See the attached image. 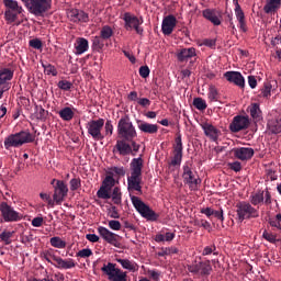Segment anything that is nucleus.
I'll return each mask as SVG.
<instances>
[{
	"mask_svg": "<svg viewBox=\"0 0 281 281\" xmlns=\"http://www.w3.org/2000/svg\"><path fill=\"white\" fill-rule=\"evenodd\" d=\"M123 21L125 22L124 27L127 32H131L134 26L139 25V18L132 15L128 12L124 13Z\"/></svg>",
	"mask_w": 281,
	"mask_h": 281,
	"instance_id": "a878e982",
	"label": "nucleus"
},
{
	"mask_svg": "<svg viewBox=\"0 0 281 281\" xmlns=\"http://www.w3.org/2000/svg\"><path fill=\"white\" fill-rule=\"evenodd\" d=\"M32 142H34V135L29 131H21L4 138V148L5 150H10V148H20L23 144H32Z\"/></svg>",
	"mask_w": 281,
	"mask_h": 281,
	"instance_id": "f03ea898",
	"label": "nucleus"
},
{
	"mask_svg": "<svg viewBox=\"0 0 281 281\" xmlns=\"http://www.w3.org/2000/svg\"><path fill=\"white\" fill-rule=\"evenodd\" d=\"M111 36H113V29L109 25L102 26V29L100 31V37L103 41H109V38H111Z\"/></svg>",
	"mask_w": 281,
	"mask_h": 281,
	"instance_id": "58836bf2",
	"label": "nucleus"
},
{
	"mask_svg": "<svg viewBox=\"0 0 281 281\" xmlns=\"http://www.w3.org/2000/svg\"><path fill=\"white\" fill-rule=\"evenodd\" d=\"M262 238H265V240H268V243H271L272 245H276L278 243V239L276 238V235L265 231L262 233Z\"/></svg>",
	"mask_w": 281,
	"mask_h": 281,
	"instance_id": "4d7b16f0",
	"label": "nucleus"
},
{
	"mask_svg": "<svg viewBox=\"0 0 281 281\" xmlns=\"http://www.w3.org/2000/svg\"><path fill=\"white\" fill-rule=\"evenodd\" d=\"M0 214L4 223H19V221H23V218H25L21 212L14 210V207L8 204V202L0 203Z\"/></svg>",
	"mask_w": 281,
	"mask_h": 281,
	"instance_id": "0eeeda50",
	"label": "nucleus"
},
{
	"mask_svg": "<svg viewBox=\"0 0 281 281\" xmlns=\"http://www.w3.org/2000/svg\"><path fill=\"white\" fill-rule=\"evenodd\" d=\"M281 8V0H267L263 7V12L266 14H272V12H278Z\"/></svg>",
	"mask_w": 281,
	"mask_h": 281,
	"instance_id": "c756f323",
	"label": "nucleus"
},
{
	"mask_svg": "<svg viewBox=\"0 0 281 281\" xmlns=\"http://www.w3.org/2000/svg\"><path fill=\"white\" fill-rule=\"evenodd\" d=\"M35 117L36 120H46L47 119V111L43 109L41 105L35 106Z\"/></svg>",
	"mask_w": 281,
	"mask_h": 281,
	"instance_id": "49530a36",
	"label": "nucleus"
},
{
	"mask_svg": "<svg viewBox=\"0 0 281 281\" xmlns=\"http://www.w3.org/2000/svg\"><path fill=\"white\" fill-rule=\"evenodd\" d=\"M14 78V71L10 68H2L0 69V86L1 87H9L8 82Z\"/></svg>",
	"mask_w": 281,
	"mask_h": 281,
	"instance_id": "c85d7f7f",
	"label": "nucleus"
},
{
	"mask_svg": "<svg viewBox=\"0 0 281 281\" xmlns=\"http://www.w3.org/2000/svg\"><path fill=\"white\" fill-rule=\"evenodd\" d=\"M40 199H42V201H46L50 207H54V203H56L47 193H40Z\"/></svg>",
	"mask_w": 281,
	"mask_h": 281,
	"instance_id": "e2e57ef3",
	"label": "nucleus"
},
{
	"mask_svg": "<svg viewBox=\"0 0 281 281\" xmlns=\"http://www.w3.org/2000/svg\"><path fill=\"white\" fill-rule=\"evenodd\" d=\"M69 183L71 192H76L82 186L80 178H72Z\"/></svg>",
	"mask_w": 281,
	"mask_h": 281,
	"instance_id": "6e6d98bb",
	"label": "nucleus"
},
{
	"mask_svg": "<svg viewBox=\"0 0 281 281\" xmlns=\"http://www.w3.org/2000/svg\"><path fill=\"white\" fill-rule=\"evenodd\" d=\"M119 265L123 267V269H127V271H136L137 270V263L132 262L128 259H117L116 260Z\"/></svg>",
	"mask_w": 281,
	"mask_h": 281,
	"instance_id": "f704fd0d",
	"label": "nucleus"
},
{
	"mask_svg": "<svg viewBox=\"0 0 281 281\" xmlns=\"http://www.w3.org/2000/svg\"><path fill=\"white\" fill-rule=\"evenodd\" d=\"M5 8L4 19L8 23H14L19 19V14H23V7L19 5L16 0H2Z\"/></svg>",
	"mask_w": 281,
	"mask_h": 281,
	"instance_id": "6e6552de",
	"label": "nucleus"
},
{
	"mask_svg": "<svg viewBox=\"0 0 281 281\" xmlns=\"http://www.w3.org/2000/svg\"><path fill=\"white\" fill-rule=\"evenodd\" d=\"M249 124V116L236 115L229 124V131L232 133H240V131H247Z\"/></svg>",
	"mask_w": 281,
	"mask_h": 281,
	"instance_id": "2eb2a0df",
	"label": "nucleus"
},
{
	"mask_svg": "<svg viewBox=\"0 0 281 281\" xmlns=\"http://www.w3.org/2000/svg\"><path fill=\"white\" fill-rule=\"evenodd\" d=\"M236 214L240 223L243 221H250V218H258L260 211L254 207V205L247 201H240L236 204Z\"/></svg>",
	"mask_w": 281,
	"mask_h": 281,
	"instance_id": "423d86ee",
	"label": "nucleus"
},
{
	"mask_svg": "<svg viewBox=\"0 0 281 281\" xmlns=\"http://www.w3.org/2000/svg\"><path fill=\"white\" fill-rule=\"evenodd\" d=\"M193 106H195L198 111H205V109H207V103L203 98H195L193 99Z\"/></svg>",
	"mask_w": 281,
	"mask_h": 281,
	"instance_id": "c03bdc74",
	"label": "nucleus"
},
{
	"mask_svg": "<svg viewBox=\"0 0 281 281\" xmlns=\"http://www.w3.org/2000/svg\"><path fill=\"white\" fill-rule=\"evenodd\" d=\"M33 16H45L52 10V0H21Z\"/></svg>",
	"mask_w": 281,
	"mask_h": 281,
	"instance_id": "7ed1b4c3",
	"label": "nucleus"
},
{
	"mask_svg": "<svg viewBox=\"0 0 281 281\" xmlns=\"http://www.w3.org/2000/svg\"><path fill=\"white\" fill-rule=\"evenodd\" d=\"M171 254H179V248L175 246L162 248L161 251L158 252V256L164 258V256H171Z\"/></svg>",
	"mask_w": 281,
	"mask_h": 281,
	"instance_id": "79ce46f5",
	"label": "nucleus"
},
{
	"mask_svg": "<svg viewBox=\"0 0 281 281\" xmlns=\"http://www.w3.org/2000/svg\"><path fill=\"white\" fill-rule=\"evenodd\" d=\"M103 126L105 128V135H113V122L111 120H108Z\"/></svg>",
	"mask_w": 281,
	"mask_h": 281,
	"instance_id": "69168bd1",
	"label": "nucleus"
},
{
	"mask_svg": "<svg viewBox=\"0 0 281 281\" xmlns=\"http://www.w3.org/2000/svg\"><path fill=\"white\" fill-rule=\"evenodd\" d=\"M68 19L72 21V23H89V14L78 9L68 11Z\"/></svg>",
	"mask_w": 281,
	"mask_h": 281,
	"instance_id": "412c9836",
	"label": "nucleus"
},
{
	"mask_svg": "<svg viewBox=\"0 0 281 281\" xmlns=\"http://www.w3.org/2000/svg\"><path fill=\"white\" fill-rule=\"evenodd\" d=\"M97 231L99 236H101V238L105 243H108V245H112L113 247H120V241L117 240L120 236L117 234L111 232L109 228L104 226H99Z\"/></svg>",
	"mask_w": 281,
	"mask_h": 281,
	"instance_id": "f3484780",
	"label": "nucleus"
},
{
	"mask_svg": "<svg viewBox=\"0 0 281 281\" xmlns=\"http://www.w3.org/2000/svg\"><path fill=\"white\" fill-rule=\"evenodd\" d=\"M202 16L213 23V25H221V13L215 9H205L202 11Z\"/></svg>",
	"mask_w": 281,
	"mask_h": 281,
	"instance_id": "b1692460",
	"label": "nucleus"
},
{
	"mask_svg": "<svg viewBox=\"0 0 281 281\" xmlns=\"http://www.w3.org/2000/svg\"><path fill=\"white\" fill-rule=\"evenodd\" d=\"M49 243L52 247H55L56 249H65V247H67V241L58 236L52 237Z\"/></svg>",
	"mask_w": 281,
	"mask_h": 281,
	"instance_id": "e433bc0d",
	"label": "nucleus"
},
{
	"mask_svg": "<svg viewBox=\"0 0 281 281\" xmlns=\"http://www.w3.org/2000/svg\"><path fill=\"white\" fill-rule=\"evenodd\" d=\"M232 151L234 157L240 161H249L255 154L254 148L251 147H235Z\"/></svg>",
	"mask_w": 281,
	"mask_h": 281,
	"instance_id": "6ab92c4d",
	"label": "nucleus"
},
{
	"mask_svg": "<svg viewBox=\"0 0 281 281\" xmlns=\"http://www.w3.org/2000/svg\"><path fill=\"white\" fill-rule=\"evenodd\" d=\"M183 173L182 179L186 186H189L190 190H196L199 188V183H201V179L194 177V172L190 166L184 165L182 167Z\"/></svg>",
	"mask_w": 281,
	"mask_h": 281,
	"instance_id": "4468645a",
	"label": "nucleus"
},
{
	"mask_svg": "<svg viewBox=\"0 0 281 281\" xmlns=\"http://www.w3.org/2000/svg\"><path fill=\"white\" fill-rule=\"evenodd\" d=\"M132 205L135 207L136 212L146 218V221H159V214H157L148 204H146L139 196L130 194Z\"/></svg>",
	"mask_w": 281,
	"mask_h": 281,
	"instance_id": "20e7f679",
	"label": "nucleus"
},
{
	"mask_svg": "<svg viewBox=\"0 0 281 281\" xmlns=\"http://www.w3.org/2000/svg\"><path fill=\"white\" fill-rule=\"evenodd\" d=\"M12 236H14V232L4 231L0 234V240L4 245H12Z\"/></svg>",
	"mask_w": 281,
	"mask_h": 281,
	"instance_id": "ea45409f",
	"label": "nucleus"
},
{
	"mask_svg": "<svg viewBox=\"0 0 281 281\" xmlns=\"http://www.w3.org/2000/svg\"><path fill=\"white\" fill-rule=\"evenodd\" d=\"M181 161H183V142L181 140V134H178V136L175 138L173 156L169 162V166L177 168V166H181Z\"/></svg>",
	"mask_w": 281,
	"mask_h": 281,
	"instance_id": "ddd939ff",
	"label": "nucleus"
},
{
	"mask_svg": "<svg viewBox=\"0 0 281 281\" xmlns=\"http://www.w3.org/2000/svg\"><path fill=\"white\" fill-rule=\"evenodd\" d=\"M42 67L46 76H58V70L56 69V66L49 63H42Z\"/></svg>",
	"mask_w": 281,
	"mask_h": 281,
	"instance_id": "4c0bfd02",
	"label": "nucleus"
},
{
	"mask_svg": "<svg viewBox=\"0 0 281 281\" xmlns=\"http://www.w3.org/2000/svg\"><path fill=\"white\" fill-rule=\"evenodd\" d=\"M58 115L64 120V122H71V120H74L75 113L74 110H71V108L66 106L58 112Z\"/></svg>",
	"mask_w": 281,
	"mask_h": 281,
	"instance_id": "473e14b6",
	"label": "nucleus"
},
{
	"mask_svg": "<svg viewBox=\"0 0 281 281\" xmlns=\"http://www.w3.org/2000/svg\"><path fill=\"white\" fill-rule=\"evenodd\" d=\"M29 45L33 47V49H43V42L38 38L30 40Z\"/></svg>",
	"mask_w": 281,
	"mask_h": 281,
	"instance_id": "bf43d9fd",
	"label": "nucleus"
},
{
	"mask_svg": "<svg viewBox=\"0 0 281 281\" xmlns=\"http://www.w3.org/2000/svg\"><path fill=\"white\" fill-rule=\"evenodd\" d=\"M268 131L272 133V135H279L281 133V117L278 116L268 121Z\"/></svg>",
	"mask_w": 281,
	"mask_h": 281,
	"instance_id": "7c9ffc66",
	"label": "nucleus"
},
{
	"mask_svg": "<svg viewBox=\"0 0 281 281\" xmlns=\"http://www.w3.org/2000/svg\"><path fill=\"white\" fill-rule=\"evenodd\" d=\"M201 128L203 130L204 135L206 137H210V139H212V142L218 140V128H216L214 125L205 122V123L201 124Z\"/></svg>",
	"mask_w": 281,
	"mask_h": 281,
	"instance_id": "4be33fe9",
	"label": "nucleus"
},
{
	"mask_svg": "<svg viewBox=\"0 0 281 281\" xmlns=\"http://www.w3.org/2000/svg\"><path fill=\"white\" fill-rule=\"evenodd\" d=\"M108 225L110 229H113L114 232H120L122 229V223L117 220L109 221Z\"/></svg>",
	"mask_w": 281,
	"mask_h": 281,
	"instance_id": "13d9d810",
	"label": "nucleus"
},
{
	"mask_svg": "<svg viewBox=\"0 0 281 281\" xmlns=\"http://www.w3.org/2000/svg\"><path fill=\"white\" fill-rule=\"evenodd\" d=\"M92 49L94 52H102V49H104V40L103 37L99 36H94L92 38Z\"/></svg>",
	"mask_w": 281,
	"mask_h": 281,
	"instance_id": "c9c22d12",
	"label": "nucleus"
},
{
	"mask_svg": "<svg viewBox=\"0 0 281 281\" xmlns=\"http://www.w3.org/2000/svg\"><path fill=\"white\" fill-rule=\"evenodd\" d=\"M175 27H177V18L172 14L165 16L161 24L162 34L170 36L175 32Z\"/></svg>",
	"mask_w": 281,
	"mask_h": 281,
	"instance_id": "a211bd4d",
	"label": "nucleus"
},
{
	"mask_svg": "<svg viewBox=\"0 0 281 281\" xmlns=\"http://www.w3.org/2000/svg\"><path fill=\"white\" fill-rule=\"evenodd\" d=\"M187 268L189 273H192L193 276H201V278L212 276V261L210 260L194 261Z\"/></svg>",
	"mask_w": 281,
	"mask_h": 281,
	"instance_id": "1a4fd4ad",
	"label": "nucleus"
},
{
	"mask_svg": "<svg viewBox=\"0 0 281 281\" xmlns=\"http://www.w3.org/2000/svg\"><path fill=\"white\" fill-rule=\"evenodd\" d=\"M43 217H41V216H37V217H34L33 220H32V222H31V225L33 226V227H41L42 225H43Z\"/></svg>",
	"mask_w": 281,
	"mask_h": 281,
	"instance_id": "338daca9",
	"label": "nucleus"
},
{
	"mask_svg": "<svg viewBox=\"0 0 281 281\" xmlns=\"http://www.w3.org/2000/svg\"><path fill=\"white\" fill-rule=\"evenodd\" d=\"M111 175H117L119 177H124L126 175V169L124 167H112Z\"/></svg>",
	"mask_w": 281,
	"mask_h": 281,
	"instance_id": "680f3d73",
	"label": "nucleus"
},
{
	"mask_svg": "<svg viewBox=\"0 0 281 281\" xmlns=\"http://www.w3.org/2000/svg\"><path fill=\"white\" fill-rule=\"evenodd\" d=\"M112 201L115 205H120V203H122V192L117 187H115L112 191Z\"/></svg>",
	"mask_w": 281,
	"mask_h": 281,
	"instance_id": "a18cd8bd",
	"label": "nucleus"
},
{
	"mask_svg": "<svg viewBox=\"0 0 281 281\" xmlns=\"http://www.w3.org/2000/svg\"><path fill=\"white\" fill-rule=\"evenodd\" d=\"M224 78H226L228 82H233V85L239 87V89H245V77H243V74L239 71H226Z\"/></svg>",
	"mask_w": 281,
	"mask_h": 281,
	"instance_id": "aec40b11",
	"label": "nucleus"
},
{
	"mask_svg": "<svg viewBox=\"0 0 281 281\" xmlns=\"http://www.w3.org/2000/svg\"><path fill=\"white\" fill-rule=\"evenodd\" d=\"M196 56V48L190 47V48H182L177 54V59L179 63H186L189 58H194Z\"/></svg>",
	"mask_w": 281,
	"mask_h": 281,
	"instance_id": "393cba45",
	"label": "nucleus"
},
{
	"mask_svg": "<svg viewBox=\"0 0 281 281\" xmlns=\"http://www.w3.org/2000/svg\"><path fill=\"white\" fill-rule=\"evenodd\" d=\"M117 133L121 139H125V142H133V139L137 137L135 125H133V122H131L128 116L120 119L117 123Z\"/></svg>",
	"mask_w": 281,
	"mask_h": 281,
	"instance_id": "39448f33",
	"label": "nucleus"
},
{
	"mask_svg": "<svg viewBox=\"0 0 281 281\" xmlns=\"http://www.w3.org/2000/svg\"><path fill=\"white\" fill-rule=\"evenodd\" d=\"M228 168L234 172H240L243 170V165L240 161L236 160L234 162H228Z\"/></svg>",
	"mask_w": 281,
	"mask_h": 281,
	"instance_id": "052dcab7",
	"label": "nucleus"
},
{
	"mask_svg": "<svg viewBox=\"0 0 281 281\" xmlns=\"http://www.w3.org/2000/svg\"><path fill=\"white\" fill-rule=\"evenodd\" d=\"M269 225H271V227H277V229H280L281 232V223L277 217L269 220Z\"/></svg>",
	"mask_w": 281,
	"mask_h": 281,
	"instance_id": "774afa93",
	"label": "nucleus"
},
{
	"mask_svg": "<svg viewBox=\"0 0 281 281\" xmlns=\"http://www.w3.org/2000/svg\"><path fill=\"white\" fill-rule=\"evenodd\" d=\"M138 71L140 78H148L150 76V68L148 66H142Z\"/></svg>",
	"mask_w": 281,
	"mask_h": 281,
	"instance_id": "0e129e2a",
	"label": "nucleus"
},
{
	"mask_svg": "<svg viewBox=\"0 0 281 281\" xmlns=\"http://www.w3.org/2000/svg\"><path fill=\"white\" fill-rule=\"evenodd\" d=\"M138 130L140 133H146L147 135H155L159 132V125L151 124L144 121H137Z\"/></svg>",
	"mask_w": 281,
	"mask_h": 281,
	"instance_id": "5701e85b",
	"label": "nucleus"
},
{
	"mask_svg": "<svg viewBox=\"0 0 281 281\" xmlns=\"http://www.w3.org/2000/svg\"><path fill=\"white\" fill-rule=\"evenodd\" d=\"M77 56L85 54L89 49V41L85 37H79L77 40V45L75 47Z\"/></svg>",
	"mask_w": 281,
	"mask_h": 281,
	"instance_id": "2f4dec72",
	"label": "nucleus"
},
{
	"mask_svg": "<svg viewBox=\"0 0 281 281\" xmlns=\"http://www.w3.org/2000/svg\"><path fill=\"white\" fill-rule=\"evenodd\" d=\"M262 111H260V104L254 103L250 108V115L254 120H258L261 115Z\"/></svg>",
	"mask_w": 281,
	"mask_h": 281,
	"instance_id": "09e8293b",
	"label": "nucleus"
},
{
	"mask_svg": "<svg viewBox=\"0 0 281 281\" xmlns=\"http://www.w3.org/2000/svg\"><path fill=\"white\" fill-rule=\"evenodd\" d=\"M207 98L210 102H218V90L216 89V87L211 86L209 88Z\"/></svg>",
	"mask_w": 281,
	"mask_h": 281,
	"instance_id": "37998d69",
	"label": "nucleus"
},
{
	"mask_svg": "<svg viewBox=\"0 0 281 281\" xmlns=\"http://www.w3.org/2000/svg\"><path fill=\"white\" fill-rule=\"evenodd\" d=\"M131 176L127 177V191L143 194L142 191V170H144V158H133L130 164Z\"/></svg>",
	"mask_w": 281,
	"mask_h": 281,
	"instance_id": "f257e3e1",
	"label": "nucleus"
},
{
	"mask_svg": "<svg viewBox=\"0 0 281 281\" xmlns=\"http://www.w3.org/2000/svg\"><path fill=\"white\" fill-rule=\"evenodd\" d=\"M250 205H260V203H265V191H259L249 196Z\"/></svg>",
	"mask_w": 281,
	"mask_h": 281,
	"instance_id": "72a5a7b5",
	"label": "nucleus"
},
{
	"mask_svg": "<svg viewBox=\"0 0 281 281\" xmlns=\"http://www.w3.org/2000/svg\"><path fill=\"white\" fill-rule=\"evenodd\" d=\"M76 256L77 258H89L93 256V251L91 250V248H83L79 250Z\"/></svg>",
	"mask_w": 281,
	"mask_h": 281,
	"instance_id": "5fc2aeb1",
	"label": "nucleus"
},
{
	"mask_svg": "<svg viewBox=\"0 0 281 281\" xmlns=\"http://www.w3.org/2000/svg\"><path fill=\"white\" fill-rule=\"evenodd\" d=\"M58 89L61 91H71V88L74 87V83L68 80H60L57 83Z\"/></svg>",
	"mask_w": 281,
	"mask_h": 281,
	"instance_id": "de8ad7c7",
	"label": "nucleus"
},
{
	"mask_svg": "<svg viewBox=\"0 0 281 281\" xmlns=\"http://www.w3.org/2000/svg\"><path fill=\"white\" fill-rule=\"evenodd\" d=\"M115 186V178L113 176H106L103 180V188H106L108 190H111Z\"/></svg>",
	"mask_w": 281,
	"mask_h": 281,
	"instance_id": "864d4df0",
	"label": "nucleus"
},
{
	"mask_svg": "<svg viewBox=\"0 0 281 281\" xmlns=\"http://www.w3.org/2000/svg\"><path fill=\"white\" fill-rule=\"evenodd\" d=\"M54 262L56 269H74L76 267V261L74 259H63L61 257H54Z\"/></svg>",
	"mask_w": 281,
	"mask_h": 281,
	"instance_id": "cd10ccee",
	"label": "nucleus"
},
{
	"mask_svg": "<svg viewBox=\"0 0 281 281\" xmlns=\"http://www.w3.org/2000/svg\"><path fill=\"white\" fill-rule=\"evenodd\" d=\"M115 267V263L108 262V265H103L101 271L108 276V280L110 281H128V274Z\"/></svg>",
	"mask_w": 281,
	"mask_h": 281,
	"instance_id": "9b49d317",
	"label": "nucleus"
},
{
	"mask_svg": "<svg viewBox=\"0 0 281 281\" xmlns=\"http://www.w3.org/2000/svg\"><path fill=\"white\" fill-rule=\"evenodd\" d=\"M218 256V252L216 251V246L212 245V246H205L203 251H202V256Z\"/></svg>",
	"mask_w": 281,
	"mask_h": 281,
	"instance_id": "8fccbe9b",
	"label": "nucleus"
},
{
	"mask_svg": "<svg viewBox=\"0 0 281 281\" xmlns=\"http://www.w3.org/2000/svg\"><path fill=\"white\" fill-rule=\"evenodd\" d=\"M126 142L128 140L124 138H122L121 140H116L115 148L117 153L122 157H126L127 155H132V157H135V155L139 153V148H142V145L137 144L135 140L130 142V144Z\"/></svg>",
	"mask_w": 281,
	"mask_h": 281,
	"instance_id": "9d476101",
	"label": "nucleus"
},
{
	"mask_svg": "<svg viewBox=\"0 0 281 281\" xmlns=\"http://www.w3.org/2000/svg\"><path fill=\"white\" fill-rule=\"evenodd\" d=\"M278 89V81L271 80L263 82V87L261 89V98H271V92Z\"/></svg>",
	"mask_w": 281,
	"mask_h": 281,
	"instance_id": "bb28decb",
	"label": "nucleus"
},
{
	"mask_svg": "<svg viewBox=\"0 0 281 281\" xmlns=\"http://www.w3.org/2000/svg\"><path fill=\"white\" fill-rule=\"evenodd\" d=\"M41 258L46 260V262H49V265H54V262H52V260H54V258H58V256L52 254L49 250H45V251L41 252Z\"/></svg>",
	"mask_w": 281,
	"mask_h": 281,
	"instance_id": "3c124183",
	"label": "nucleus"
},
{
	"mask_svg": "<svg viewBox=\"0 0 281 281\" xmlns=\"http://www.w3.org/2000/svg\"><path fill=\"white\" fill-rule=\"evenodd\" d=\"M233 3L235 5V15L237 21H245V12L243 11V8H240L238 0H233Z\"/></svg>",
	"mask_w": 281,
	"mask_h": 281,
	"instance_id": "a19ab883",
	"label": "nucleus"
},
{
	"mask_svg": "<svg viewBox=\"0 0 281 281\" xmlns=\"http://www.w3.org/2000/svg\"><path fill=\"white\" fill-rule=\"evenodd\" d=\"M88 135L94 139V142H102L104 136L102 135V130L104 128V119L91 120L86 125Z\"/></svg>",
	"mask_w": 281,
	"mask_h": 281,
	"instance_id": "f8f14e48",
	"label": "nucleus"
},
{
	"mask_svg": "<svg viewBox=\"0 0 281 281\" xmlns=\"http://www.w3.org/2000/svg\"><path fill=\"white\" fill-rule=\"evenodd\" d=\"M69 188L65 184V181L57 180L56 186L54 187L53 200L56 202V205H61L63 201L67 196Z\"/></svg>",
	"mask_w": 281,
	"mask_h": 281,
	"instance_id": "dca6fc26",
	"label": "nucleus"
},
{
	"mask_svg": "<svg viewBox=\"0 0 281 281\" xmlns=\"http://www.w3.org/2000/svg\"><path fill=\"white\" fill-rule=\"evenodd\" d=\"M98 199H111V194L109 193V189L106 187H101L97 192Z\"/></svg>",
	"mask_w": 281,
	"mask_h": 281,
	"instance_id": "603ef678",
	"label": "nucleus"
}]
</instances>
